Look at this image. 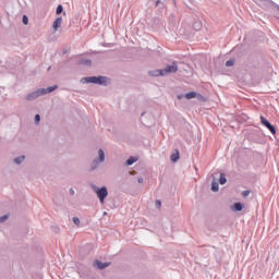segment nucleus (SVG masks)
<instances>
[{
    "instance_id": "412c9836",
    "label": "nucleus",
    "mask_w": 279,
    "mask_h": 279,
    "mask_svg": "<svg viewBox=\"0 0 279 279\" xmlns=\"http://www.w3.org/2000/svg\"><path fill=\"white\" fill-rule=\"evenodd\" d=\"M226 66H234V60L230 59L226 62Z\"/></svg>"
},
{
    "instance_id": "393cba45",
    "label": "nucleus",
    "mask_w": 279,
    "mask_h": 279,
    "mask_svg": "<svg viewBox=\"0 0 279 279\" xmlns=\"http://www.w3.org/2000/svg\"><path fill=\"white\" fill-rule=\"evenodd\" d=\"M35 123H40V114L35 116Z\"/></svg>"
},
{
    "instance_id": "0eeeda50",
    "label": "nucleus",
    "mask_w": 279,
    "mask_h": 279,
    "mask_svg": "<svg viewBox=\"0 0 279 279\" xmlns=\"http://www.w3.org/2000/svg\"><path fill=\"white\" fill-rule=\"evenodd\" d=\"M39 97H38V94L36 93V92H32V93H29V94H27L25 97H24V99L26 100V101H36V99H38Z\"/></svg>"
},
{
    "instance_id": "7c9ffc66",
    "label": "nucleus",
    "mask_w": 279,
    "mask_h": 279,
    "mask_svg": "<svg viewBox=\"0 0 279 279\" xmlns=\"http://www.w3.org/2000/svg\"><path fill=\"white\" fill-rule=\"evenodd\" d=\"M159 3H160V0H157V1H156V5H158Z\"/></svg>"
},
{
    "instance_id": "aec40b11",
    "label": "nucleus",
    "mask_w": 279,
    "mask_h": 279,
    "mask_svg": "<svg viewBox=\"0 0 279 279\" xmlns=\"http://www.w3.org/2000/svg\"><path fill=\"white\" fill-rule=\"evenodd\" d=\"M194 29H196V31L202 29V22H196V23L194 24Z\"/></svg>"
},
{
    "instance_id": "5701e85b",
    "label": "nucleus",
    "mask_w": 279,
    "mask_h": 279,
    "mask_svg": "<svg viewBox=\"0 0 279 279\" xmlns=\"http://www.w3.org/2000/svg\"><path fill=\"white\" fill-rule=\"evenodd\" d=\"M23 24L24 25H28V23H29V19L27 17V15H23Z\"/></svg>"
},
{
    "instance_id": "cd10ccee",
    "label": "nucleus",
    "mask_w": 279,
    "mask_h": 279,
    "mask_svg": "<svg viewBox=\"0 0 279 279\" xmlns=\"http://www.w3.org/2000/svg\"><path fill=\"white\" fill-rule=\"evenodd\" d=\"M70 195H75V190L71 189L70 190Z\"/></svg>"
},
{
    "instance_id": "9b49d317",
    "label": "nucleus",
    "mask_w": 279,
    "mask_h": 279,
    "mask_svg": "<svg viewBox=\"0 0 279 279\" xmlns=\"http://www.w3.org/2000/svg\"><path fill=\"white\" fill-rule=\"evenodd\" d=\"M211 191H213L214 193L219 192V183H218L217 181H214V182L211 183Z\"/></svg>"
},
{
    "instance_id": "f3484780",
    "label": "nucleus",
    "mask_w": 279,
    "mask_h": 279,
    "mask_svg": "<svg viewBox=\"0 0 279 279\" xmlns=\"http://www.w3.org/2000/svg\"><path fill=\"white\" fill-rule=\"evenodd\" d=\"M260 121L265 125V128H268L271 124L267 121V119H265V117H260Z\"/></svg>"
},
{
    "instance_id": "a878e982",
    "label": "nucleus",
    "mask_w": 279,
    "mask_h": 279,
    "mask_svg": "<svg viewBox=\"0 0 279 279\" xmlns=\"http://www.w3.org/2000/svg\"><path fill=\"white\" fill-rule=\"evenodd\" d=\"M137 182H138V184H143V182H145V180L143 179V177H140V178L137 179Z\"/></svg>"
},
{
    "instance_id": "20e7f679",
    "label": "nucleus",
    "mask_w": 279,
    "mask_h": 279,
    "mask_svg": "<svg viewBox=\"0 0 279 279\" xmlns=\"http://www.w3.org/2000/svg\"><path fill=\"white\" fill-rule=\"evenodd\" d=\"M106 162V153L102 148L98 149L97 157L92 162V169H97L99 165Z\"/></svg>"
},
{
    "instance_id": "6ab92c4d",
    "label": "nucleus",
    "mask_w": 279,
    "mask_h": 279,
    "mask_svg": "<svg viewBox=\"0 0 279 279\" xmlns=\"http://www.w3.org/2000/svg\"><path fill=\"white\" fill-rule=\"evenodd\" d=\"M80 64H84L85 66H90L92 61L90 60L80 61Z\"/></svg>"
},
{
    "instance_id": "c756f323",
    "label": "nucleus",
    "mask_w": 279,
    "mask_h": 279,
    "mask_svg": "<svg viewBox=\"0 0 279 279\" xmlns=\"http://www.w3.org/2000/svg\"><path fill=\"white\" fill-rule=\"evenodd\" d=\"M182 97H184V95H179V96H178V99H182Z\"/></svg>"
},
{
    "instance_id": "b1692460",
    "label": "nucleus",
    "mask_w": 279,
    "mask_h": 279,
    "mask_svg": "<svg viewBox=\"0 0 279 279\" xmlns=\"http://www.w3.org/2000/svg\"><path fill=\"white\" fill-rule=\"evenodd\" d=\"M72 221H73V223L75 225V226H80V218H77V217H73L72 218Z\"/></svg>"
},
{
    "instance_id": "ddd939ff",
    "label": "nucleus",
    "mask_w": 279,
    "mask_h": 279,
    "mask_svg": "<svg viewBox=\"0 0 279 279\" xmlns=\"http://www.w3.org/2000/svg\"><path fill=\"white\" fill-rule=\"evenodd\" d=\"M178 160H180V153L179 151L171 155V161L172 162H178Z\"/></svg>"
},
{
    "instance_id": "2eb2a0df",
    "label": "nucleus",
    "mask_w": 279,
    "mask_h": 279,
    "mask_svg": "<svg viewBox=\"0 0 279 279\" xmlns=\"http://www.w3.org/2000/svg\"><path fill=\"white\" fill-rule=\"evenodd\" d=\"M226 182H228V180L226 179V174L220 173L219 183H220V184H226Z\"/></svg>"
},
{
    "instance_id": "dca6fc26",
    "label": "nucleus",
    "mask_w": 279,
    "mask_h": 279,
    "mask_svg": "<svg viewBox=\"0 0 279 279\" xmlns=\"http://www.w3.org/2000/svg\"><path fill=\"white\" fill-rule=\"evenodd\" d=\"M10 219V216L9 215H3V216H0V223H5V221Z\"/></svg>"
},
{
    "instance_id": "2f4dec72",
    "label": "nucleus",
    "mask_w": 279,
    "mask_h": 279,
    "mask_svg": "<svg viewBox=\"0 0 279 279\" xmlns=\"http://www.w3.org/2000/svg\"><path fill=\"white\" fill-rule=\"evenodd\" d=\"M106 215H108V213H107V211H104V216H106Z\"/></svg>"
},
{
    "instance_id": "f8f14e48",
    "label": "nucleus",
    "mask_w": 279,
    "mask_h": 279,
    "mask_svg": "<svg viewBox=\"0 0 279 279\" xmlns=\"http://www.w3.org/2000/svg\"><path fill=\"white\" fill-rule=\"evenodd\" d=\"M195 97H197V93L195 92H190L185 94V99H195Z\"/></svg>"
},
{
    "instance_id": "4be33fe9",
    "label": "nucleus",
    "mask_w": 279,
    "mask_h": 279,
    "mask_svg": "<svg viewBox=\"0 0 279 279\" xmlns=\"http://www.w3.org/2000/svg\"><path fill=\"white\" fill-rule=\"evenodd\" d=\"M266 128L269 130V132H271V134H276V128H274V125L270 124Z\"/></svg>"
},
{
    "instance_id": "9d476101",
    "label": "nucleus",
    "mask_w": 279,
    "mask_h": 279,
    "mask_svg": "<svg viewBox=\"0 0 279 279\" xmlns=\"http://www.w3.org/2000/svg\"><path fill=\"white\" fill-rule=\"evenodd\" d=\"M231 210H233L234 213H241V210H243V204L241 203H235L232 207Z\"/></svg>"
},
{
    "instance_id": "a211bd4d",
    "label": "nucleus",
    "mask_w": 279,
    "mask_h": 279,
    "mask_svg": "<svg viewBox=\"0 0 279 279\" xmlns=\"http://www.w3.org/2000/svg\"><path fill=\"white\" fill-rule=\"evenodd\" d=\"M64 10V8H62V4H59L57 7V10H56V14H62V11Z\"/></svg>"
},
{
    "instance_id": "1a4fd4ad",
    "label": "nucleus",
    "mask_w": 279,
    "mask_h": 279,
    "mask_svg": "<svg viewBox=\"0 0 279 279\" xmlns=\"http://www.w3.org/2000/svg\"><path fill=\"white\" fill-rule=\"evenodd\" d=\"M14 165L21 166L25 162V155L17 156L13 159Z\"/></svg>"
},
{
    "instance_id": "f257e3e1",
    "label": "nucleus",
    "mask_w": 279,
    "mask_h": 279,
    "mask_svg": "<svg viewBox=\"0 0 279 279\" xmlns=\"http://www.w3.org/2000/svg\"><path fill=\"white\" fill-rule=\"evenodd\" d=\"M170 73H178V63L172 62L170 65H167L161 70L148 71V75L150 77H165L166 75H170Z\"/></svg>"
},
{
    "instance_id": "4468645a",
    "label": "nucleus",
    "mask_w": 279,
    "mask_h": 279,
    "mask_svg": "<svg viewBox=\"0 0 279 279\" xmlns=\"http://www.w3.org/2000/svg\"><path fill=\"white\" fill-rule=\"evenodd\" d=\"M136 158L135 157H130L128 160H126V165L129 166V167H132V165L134 163V162H136Z\"/></svg>"
},
{
    "instance_id": "39448f33",
    "label": "nucleus",
    "mask_w": 279,
    "mask_h": 279,
    "mask_svg": "<svg viewBox=\"0 0 279 279\" xmlns=\"http://www.w3.org/2000/svg\"><path fill=\"white\" fill-rule=\"evenodd\" d=\"M58 86H49L47 88H38L35 90V94H37V97H44V95H49L50 93H53V90H57Z\"/></svg>"
},
{
    "instance_id": "bb28decb",
    "label": "nucleus",
    "mask_w": 279,
    "mask_h": 279,
    "mask_svg": "<svg viewBox=\"0 0 279 279\" xmlns=\"http://www.w3.org/2000/svg\"><path fill=\"white\" fill-rule=\"evenodd\" d=\"M250 193H251L250 191H244L243 192L244 197H248Z\"/></svg>"
},
{
    "instance_id": "7ed1b4c3",
    "label": "nucleus",
    "mask_w": 279,
    "mask_h": 279,
    "mask_svg": "<svg viewBox=\"0 0 279 279\" xmlns=\"http://www.w3.org/2000/svg\"><path fill=\"white\" fill-rule=\"evenodd\" d=\"M94 193L97 195L100 204H106V198L108 197V187H99L97 185H92Z\"/></svg>"
},
{
    "instance_id": "c85d7f7f",
    "label": "nucleus",
    "mask_w": 279,
    "mask_h": 279,
    "mask_svg": "<svg viewBox=\"0 0 279 279\" xmlns=\"http://www.w3.org/2000/svg\"><path fill=\"white\" fill-rule=\"evenodd\" d=\"M156 206H161L160 201H157V202H156Z\"/></svg>"
},
{
    "instance_id": "f03ea898",
    "label": "nucleus",
    "mask_w": 279,
    "mask_h": 279,
    "mask_svg": "<svg viewBox=\"0 0 279 279\" xmlns=\"http://www.w3.org/2000/svg\"><path fill=\"white\" fill-rule=\"evenodd\" d=\"M81 84H98L99 86H108L110 80L106 76H86L81 78Z\"/></svg>"
},
{
    "instance_id": "6e6552de",
    "label": "nucleus",
    "mask_w": 279,
    "mask_h": 279,
    "mask_svg": "<svg viewBox=\"0 0 279 279\" xmlns=\"http://www.w3.org/2000/svg\"><path fill=\"white\" fill-rule=\"evenodd\" d=\"M62 27V17H57L52 24V29H54V32H58V29H60Z\"/></svg>"
},
{
    "instance_id": "423d86ee",
    "label": "nucleus",
    "mask_w": 279,
    "mask_h": 279,
    "mask_svg": "<svg viewBox=\"0 0 279 279\" xmlns=\"http://www.w3.org/2000/svg\"><path fill=\"white\" fill-rule=\"evenodd\" d=\"M110 265H112V263H110V262H101L99 259H96L94 262V267H97V269H100V270L108 269V267H110Z\"/></svg>"
}]
</instances>
